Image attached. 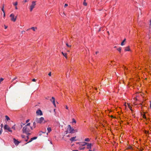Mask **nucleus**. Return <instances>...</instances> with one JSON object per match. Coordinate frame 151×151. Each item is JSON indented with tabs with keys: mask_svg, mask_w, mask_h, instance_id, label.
Instances as JSON below:
<instances>
[{
	"mask_svg": "<svg viewBox=\"0 0 151 151\" xmlns=\"http://www.w3.org/2000/svg\"><path fill=\"white\" fill-rule=\"evenodd\" d=\"M15 9H17V6H16V7H15Z\"/></svg>",
	"mask_w": 151,
	"mask_h": 151,
	"instance_id": "58",
	"label": "nucleus"
},
{
	"mask_svg": "<svg viewBox=\"0 0 151 151\" xmlns=\"http://www.w3.org/2000/svg\"><path fill=\"white\" fill-rule=\"evenodd\" d=\"M36 113L37 115L42 116L43 115L42 113L41 110L40 109H38L36 111Z\"/></svg>",
	"mask_w": 151,
	"mask_h": 151,
	"instance_id": "7",
	"label": "nucleus"
},
{
	"mask_svg": "<svg viewBox=\"0 0 151 151\" xmlns=\"http://www.w3.org/2000/svg\"><path fill=\"white\" fill-rule=\"evenodd\" d=\"M32 29L33 31H35V29H37V27H32L31 28H29V29H27V30H29V29Z\"/></svg>",
	"mask_w": 151,
	"mask_h": 151,
	"instance_id": "15",
	"label": "nucleus"
},
{
	"mask_svg": "<svg viewBox=\"0 0 151 151\" xmlns=\"http://www.w3.org/2000/svg\"><path fill=\"white\" fill-rule=\"evenodd\" d=\"M3 124H1V128H2V127H3Z\"/></svg>",
	"mask_w": 151,
	"mask_h": 151,
	"instance_id": "55",
	"label": "nucleus"
},
{
	"mask_svg": "<svg viewBox=\"0 0 151 151\" xmlns=\"http://www.w3.org/2000/svg\"><path fill=\"white\" fill-rule=\"evenodd\" d=\"M129 109L132 111V107L130 106H129Z\"/></svg>",
	"mask_w": 151,
	"mask_h": 151,
	"instance_id": "42",
	"label": "nucleus"
},
{
	"mask_svg": "<svg viewBox=\"0 0 151 151\" xmlns=\"http://www.w3.org/2000/svg\"><path fill=\"white\" fill-rule=\"evenodd\" d=\"M24 125V124H23V123H22L21 124V127H22L23 125Z\"/></svg>",
	"mask_w": 151,
	"mask_h": 151,
	"instance_id": "40",
	"label": "nucleus"
},
{
	"mask_svg": "<svg viewBox=\"0 0 151 151\" xmlns=\"http://www.w3.org/2000/svg\"><path fill=\"white\" fill-rule=\"evenodd\" d=\"M23 32H25L24 31H22V33H23Z\"/></svg>",
	"mask_w": 151,
	"mask_h": 151,
	"instance_id": "63",
	"label": "nucleus"
},
{
	"mask_svg": "<svg viewBox=\"0 0 151 151\" xmlns=\"http://www.w3.org/2000/svg\"><path fill=\"white\" fill-rule=\"evenodd\" d=\"M143 118H146V116H145V115H144L143 116Z\"/></svg>",
	"mask_w": 151,
	"mask_h": 151,
	"instance_id": "49",
	"label": "nucleus"
},
{
	"mask_svg": "<svg viewBox=\"0 0 151 151\" xmlns=\"http://www.w3.org/2000/svg\"><path fill=\"white\" fill-rule=\"evenodd\" d=\"M15 125H14L12 127V129H13L14 130H15Z\"/></svg>",
	"mask_w": 151,
	"mask_h": 151,
	"instance_id": "32",
	"label": "nucleus"
},
{
	"mask_svg": "<svg viewBox=\"0 0 151 151\" xmlns=\"http://www.w3.org/2000/svg\"><path fill=\"white\" fill-rule=\"evenodd\" d=\"M66 46H67L68 47H71V45H68V43H66Z\"/></svg>",
	"mask_w": 151,
	"mask_h": 151,
	"instance_id": "30",
	"label": "nucleus"
},
{
	"mask_svg": "<svg viewBox=\"0 0 151 151\" xmlns=\"http://www.w3.org/2000/svg\"><path fill=\"white\" fill-rule=\"evenodd\" d=\"M28 139H25V141H26V142H27L28 141Z\"/></svg>",
	"mask_w": 151,
	"mask_h": 151,
	"instance_id": "50",
	"label": "nucleus"
},
{
	"mask_svg": "<svg viewBox=\"0 0 151 151\" xmlns=\"http://www.w3.org/2000/svg\"><path fill=\"white\" fill-rule=\"evenodd\" d=\"M47 130L48 133H50L51 131V129L50 127H48L47 128Z\"/></svg>",
	"mask_w": 151,
	"mask_h": 151,
	"instance_id": "17",
	"label": "nucleus"
},
{
	"mask_svg": "<svg viewBox=\"0 0 151 151\" xmlns=\"http://www.w3.org/2000/svg\"><path fill=\"white\" fill-rule=\"evenodd\" d=\"M32 129V127H27L26 126L24 127L22 129L23 133H25L27 135H30L29 132Z\"/></svg>",
	"mask_w": 151,
	"mask_h": 151,
	"instance_id": "1",
	"label": "nucleus"
},
{
	"mask_svg": "<svg viewBox=\"0 0 151 151\" xmlns=\"http://www.w3.org/2000/svg\"><path fill=\"white\" fill-rule=\"evenodd\" d=\"M68 6V5L67 4H65V5H64V7H66L67 6Z\"/></svg>",
	"mask_w": 151,
	"mask_h": 151,
	"instance_id": "38",
	"label": "nucleus"
},
{
	"mask_svg": "<svg viewBox=\"0 0 151 151\" xmlns=\"http://www.w3.org/2000/svg\"><path fill=\"white\" fill-rule=\"evenodd\" d=\"M80 143H81L80 145L82 146H84L88 144V143L85 142H83Z\"/></svg>",
	"mask_w": 151,
	"mask_h": 151,
	"instance_id": "14",
	"label": "nucleus"
},
{
	"mask_svg": "<svg viewBox=\"0 0 151 151\" xmlns=\"http://www.w3.org/2000/svg\"><path fill=\"white\" fill-rule=\"evenodd\" d=\"M150 109H151V101H150Z\"/></svg>",
	"mask_w": 151,
	"mask_h": 151,
	"instance_id": "47",
	"label": "nucleus"
},
{
	"mask_svg": "<svg viewBox=\"0 0 151 151\" xmlns=\"http://www.w3.org/2000/svg\"><path fill=\"white\" fill-rule=\"evenodd\" d=\"M36 123H37V122L35 121V120L34 122H33V127L34 128H35L36 126Z\"/></svg>",
	"mask_w": 151,
	"mask_h": 151,
	"instance_id": "20",
	"label": "nucleus"
},
{
	"mask_svg": "<svg viewBox=\"0 0 151 151\" xmlns=\"http://www.w3.org/2000/svg\"><path fill=\"white\" fill-rule=\"evenodd\" d=\"M76 120H75V119H72V123H76Z\"/></svg>",
	"mask_w": 151,
	"mask_h": 151,
	"instance_id": "29",
	"label": "nucleus"
},
{
	"mask_svg": "<svg viewBox=\"0 0 151 151\" xmlns=\"http://www.w3.org/2000/svg\"><path fill=\"white\" fill-rule=\"evenodd\" d=\"M121 45H122V46H123V45H124V42H123V41L122 42V43H121Z\"/></svg>",
	"mask_w": 151,
	"mask_h": 151,
	"instance_id": "35",
	"label": "nucleus"
},
{
	"mask_svg": "<svg viewBox=\"0 0 151 151\" xmlns=\"http://www.w3.org/2000/svg\"><path fill=\"white\" fill-rule=\"evenodd\" d=\"M128 149H132V147L131 146H129L128 147Z\"/></svg>",
	"mask_w": 151,
	"mask_h": 151,
	"instance_id": "34",
	"label": "nucleus"
},
{
	"mask_svg": "<svg viewBox=\"0 0 151 151\" xmlns=\"http://www.w3.org/2000/svg\"><path fill=\"white\" fill-rule=\"evenodd\" d=\"M150 28H151V19H150Z\"/></svg>",
	"mask_w": 151,
	"mask_h": 151,
	"instance_id": "33",
	"label": "nucleus"
},
{
	"mask_svg": "<svg viewBox=\"0 0 151 151\" xmlns=\"http://www.w3.org/2000/svg\"><path fill=\"white\" fill-rule=\"evenodd\" d=\"M3 13H4V17H5V12Z\"/></svg>",
	"mask_w": 151,
	"mask_h": 151,
	"instance_id": "57",
	"label": "nucleus"
},
{
	"mask_svg": "<svg viewBox=\"0 0 151 151\" xmlns=\"http://www.w3.org/2000/svg\"><path fill=\"white\" fill-rule=\"evenodd\" d=\"M40 132H42V133H45V132H42V131H40Z\"/></svg>",
	"mask_w": 151,
	"mask_h": 151,
	"instance_id": "56",
	"label": "nucleus"
},
{
	"mask_svg": "<svg viewBox=\"0 0 151 151\" xmlns=\"http://www.w3.org/2000/svg\"><path fill=\"white\" fill-rule=\"evenodd\" d=\"M124 50L125 51H129L130 50L129 47V46H127L125 47Z\"/></svg>",
	"mask_w": 151,
	"mask_h": 151,
	"instance_id": "16",
	"label": "nucleus"
},
{
	"mask_svg": "<svg viewBox=\"0 0 151 151\" xmlns=\"http://www.w3.org/2000/svg\"><path fill=\"white\" fill-rule=\"evenodd\" d=\"M19 81L18 79H17V77H15V78L12 79V82H13V83L14 84H15L17 82Z\"/></svg>",
	"mask_w": 151,
	"mask_h": 151,
	"instance_id": "8",
	"label": "nucleus"
},
{
	"mask_svg": "<svg viewBox=\"0 0 151 151\" xmlns=\"http://www.w3.org/2000/svg\"><path fill=\"white\" fill-rule=\"evenodd\" d=\"M27 127H31L30 126V123H27V125L25 126Z\"/></svg>",
	"mask_w": 151,
	"mask_h": 151,
	"instance_id": "27",
	"label": "nucleus"
},
{
	"mask_svg": "<svg viewBox=\"0 0 151 151\" xmlns=\"http://www.w3.org/2000/svg\"><path fill=\"white\" fill-rule=\"evenodd\" d=\"M87 145V148L88 149H90L92 146V144L91 143H88V144L86 145Z\"/></svg>",
	"mask_w": 151,
	"mask_h": 151,
	"instance_id": "10",
	"label": "nucleus"
},
{
	"mask_svg": "<svg viewBox=\"0 0 151 151\" xmlns=\"http://www.w3.org/2000/svg\"><path fill=\"white\" fill-rule=\"evenodd\" d=\"M48 75L50 76H51V72H50L48 74Z\"/></svg>",
	"mask_w": 151,
	"mask_h": 151,
	"instance_id": "41",
	"label": "nucleus"
},
{
	"mask_svg": "<svg viewBox=\"0 0 151 151\" xmlns=\"http://www.w3.org/2000/svg\"><path fill=\"white\" fill-rule=\"evenodd\" d=\"M2 129H1L0 130V134H1L2 133Z\"/></svg>",
	"mask_w": 151,
	"mask_h": 151,
	"instance_id": "39",
	"label": "nucleus"
},
{
	"mask_svg": "<svg viewBox=\"0 0 151 151\" xmlns=\"http://www.w3.org/2000/svg\"><path fill=\"white\" fill-rule=\"evenodd\" d=\"M4 28H5V29H6L7 28V26L5 25H4Z\"/></svg>",
	"mask_w": 151,
	"mask_h": 151,
	"instance_id": "45",
	"label": "nucleus"
},
{
	"mask_svg": "<svg viewBox=\"0 0 151 151\" xmlns=\"http://www.w3.org/2000/svg\"><path fill=\"white\" fill-rule=\"evenodd\" d=\"M37 137H33L28 142L26 143V144H27L28 143L30 142H31L33 140L36 139L37 138Z\"/></svg>",
	"mask_w": 151,
	"mask_h": 151,
	"instance_id": "13",
	"label": "nucleus"
},
{
	"mask_svg": "<svg viewBox=\"0 0 151 151\" xmlns=\"http://www.w3.org/2000/svg\"><path fill=\"white\" fill-rule=\"evenodd\" d=\"M36 1H33L32 3V4L30 6V10L31 12L32 11L33 8H35V6L36 5Z\"/></svg>",
	"mask_w": 151,
	"mask_h": 151,
	"instance_id": "4",
	"label": "nucleus"
},
{
	"mask_svg": "<svg viewBox=\"0 0 151 151\" xmlns=\"http://www.w3.org/2000/svg\"><path fill=\"white\" fill-rule=\"evenodd\" d=\"M78 129H73V132H74L73 133H76L77 132H78Z\"/></svg>",
	"mask_w": 151,
	"mask_h": 151,
	"instance_id": "22",
	"label": "nucleus"
},
{
	"mask_svg": "<svg viewBox=\"0 0 151 151\" xmlns=\"http://www.w3.org/2000/svg\"><path fill=\"white\" fill-rule=\"evenodd\" d=\"M3 80V79L2 78H1L0 79V83Z\"/></svg>",
	"mask_w": 151,
	"mask_h": 151,
	"instance_id": "36",
	"label": "nucleus"
},
{
	"mask_svg": "<svg viewBox=\"0 0 151 151\" xmlns=\"http://www.w3.org/2000/svg\"><path fill=\"white\" fill-rule=\"evenodd\" d=\"M116 46H115V47H114V48H116Z\"/></svg>",
	"mask_w": 151,
	"mask_h": 151,
	"instance_id": "64",
	"label": "nucleus"
},
{
	"mask_svg": "<svg viewBox=\"0 0 151 151\" xmlns=\"http://www.w3.org/2000/svg\"><path fill=\"white\" fill-rule=\"evenodd\" d=\"M99 53V52L98 51H96V54H97V53Z\"/></svg>",
	"mask_w": 151,
	"mask_h": 151,
	"instance_id": "51",
	"label": "nucleus"
},
{
	"mask_svg": "<svg viewBox=\"0 0 151 151\" xmlns=\"http://www.w3.org/2000/svg\"><path fill=\"white\" fill-rule=\"evenodd\" d=\"M32 81H36V80L34 78V79H32Z\"/></svg>",
	"mask_w": 151,
	"mask_h": 151,
	"instance_id": "44",
	"label": "nucleus"
},
{
	"mask_svg": "<svg viewBox=\"0 0 151 151\" xmlns=\"http://www.w3.org/2000/svg\"><path fill=\"white\" fill-rule=\"evenodd\" d=\"M13 139H14V143L15 144V145H17L19 144V143L20 142H19V141H18L17 140H16L15 138H14Z\"/></svg>",
	"mask_w": 151,
	"mask_h": 151,
	"instance_id": "11",
	"label": "nucleus"
},
{
	"mask_svg": "<svg viewBox=\"0 0 151 151\" xmlns=\"http://www.w3.org/2000/svg\"><path fill=\"white\" fill-rule=\"evenodd\" d=\"M28 135L26 137V139H28L29 138V135Z\"/></svg>",
	"mask_w": 151,
	"mask_h": 151,
	"instance_id": "43",
	"label": "nucleus"
},
{
	"mask_svg": "<svg viewBox=\"0 0 151 151\" xmlns=\"http://www.w3.org/2000/svg\"><path fill=\"white\" fill-rule=\"evenodd\" d=\"M63 55L66 58H67V54L66 53H64L63 52H62Z\"/></svg>",
	"mask_w": 151,
	"mask_h": 151,
	"instance_id": "18",
	"label": "nucleus"
},
{
	"mask_svg": "<svg viewBox=\"0 0 151 151\" xmlns=\"http://www.w3.org/2000/svg\"><path fill=\"white\" fill-rule=\"evenodd\" d=\"M76 137H72L70 139V140L71 141V142H72L73 141H76Z\"/></svg>",
	"mask_w": 151,
	"mask_h": 151,
	"instance_id": "12",
	"label": "nucleus"
},
{
	"mask_svg": "<svg viewBox=\"0 0 151 151\" xmlns=\"http://www.w3.org/2000/svg\"><path fill=\"white\" fill-rule=\"evenodd\" d=\"M66 136L67 137H70V135H68L67 136Z\"/></svg>",
	"mask_w": 151,
	"mask_h": 151,
	"instance_id": "54",
	"label": "nucleus"
},
{
	"mask_svg": "<svg viewBox=\"0 0 151 151\" xmlns=\"http://www.w3.org/2000/svg\"><path fill=\"white\" fill-rule=\"evenodd\" d=\"M149 53L150 55L151 56V47H150V49Z\"/></svg>",
	"mask_w": 151,
	"mask_h": 151,
	"instance_id": "37",
	"label": "nucleus"
},
{
	"mask_svg": "<svg viewBox=\"0 0 151 151\" xmlns=\"http://www.w3.org/2000/svg\"><path fill=\"white\" fill-rule=\"evenodd\" d=\"M13 4L15 6H16L17 5V2H16L13 3Z\"/></svg>",
	"mask_w": 151,
	"mask_h": 151,
	"instance_id": "26",
	"label": "nucleus"
},
{
	"mask_svg": "<svg viewBox=\"0 0 151 151\" xmlns=\"http://www.w3.org/2000/svg\"><path fill=\"white\" fill-rule=\"evenodd\" d=\"M23 32H25L24 31H22V33H23Z\"/></svg>",
	"mask_w": 151,
	"mask_h": 151,
	"instance_id": "62",
	"label": "nucleus"
},
{
	"mask_svg": "<svg viewBox=\"0 0 151 151\" xmlns=\"http://www.w3.org/2000/svg\"><path fill=\"white\" fill-rule=\"evenodd\" d=\"M5 118H6V119L7 120V121H8L9 120H10V119L9 118V117L8 116H5Z\"/></svg>",
	"mask_w": 151,
	"mask_h": 151,
	"instance_id": "21",
	"label": "nucleus"
},
{
	"mask_svg": "<svg viewBox=\"0 0 151 151\" xmlns=\"http://www.w3.org/2000/svg\"><path fill=\"white\" fill-rule=\"evenodd\" d=\"M85 141L86 142H89L90 141V139L88 138H86L85 139Z\"/></svg>",
	"mask_w": 151,
	"mask_h": 151,
	"instance_id": "25",
	"label": "nucleus"
},
{
	"mask_svg": "<svg viewBox=\"0 0 151 151\" xmlns=\"http://www.w3.org/2000/svg\"><path fill=\"white\" fill-rule=\"evenodd\" d=\"M4 4H3L2 6V8L1 9V10L3 11V13L5 12L4 10Z\"/></svg>",
	"mask_w": 151,
	"mask_h": 151,
	"instance_id": "23",
	"label": "nucleus"
},
{
	"mask_svg": "<svg viewBox=\"0 0 151 151\" xmlns=\"http://www.w3.org/2000/svg\"><path fill=\"white\" fill-rule=\"evenodd\" d=\"M117 50L120 53L121 52L122 48L121 47H119V48H118L117 49Z\"/></svg>",
	"mask_w": 151,
	"mask_h": 151,
	"instance_id": "19",
	"label": "nucleus"
},
{
	"mask_svg": "<svg viewBox=\"0 0 151 151\" xmlns=\"http://www.w3.org/2000/svg\"><path fill=\"white\" fill-rule=\"evenodd\" d=\"M65 108L67 109H68V107L67 106H65Z\"/></svg>",
	"mask_w": 151,
	"mask_h": 151,
	"instance_id": "52",
	"label": "nucleus"
},
{
	"mask_svg": "<svg viewBox=\"0 0 151 151\" xmlns=\"http://www.w3.org/2000/svg\"><path fill=\"white\" fill-rule=\"evenodd\" d=\"M85 1H86V0H84V1L83 2V4L85 6H86L87 5V3L85 2Z\"/></svg>",
	"mask_w": 151,
	"mask_h": 151,
	"instance_id": "24",
	"label": "nucleus"
},
{
	"mask_svg": "<svg viewBox=\"0 0 151 151\" xmlns=\"http://www.w3.org/2000/svg\"><path fill=\"white\" fill-rule=\"evenodd\" d=\"M148 133V132H147L146 131L145 132V134H147Z\"/></svg>",
	"mask_w": 151,
	"mask_h": 151,
	"instance_id": "59",
	"label": "nucleus"
},
{
	"mask_svg": "<svg viewBox=\"0 0 151 151\" xmlns=\"http://www.w3.org/2000/svg\"><path fill=\"white\" fill-rule=\"evenodd\" d=\"M73 131V128L71 127L70 125H68L67 126V130L64 133L65 134L68 133L73 134L74 132Z\"/></svg>",
	"mask_w": 151,
	"mask_h": 151,
	"instance_id": "2",
	"label": "nucleus"
},
{
	"mask_svg": "<svg viewBox=\"0 0 151 151\" xmlns=\"http://www.w3.org/2000/svg\"><path fill=\"white\" fill-rule=\"evenodd\" d=\"M73 151H78L77 150H73Z\"/></svg>",
	"mask_w": 151,
	"mask_h": 151,
	"instance_id": "60",
	"label": "nucleus"
},
{
	"mask_svg": "<svg viewBox=\"0 0 151 151\" xmlns=\"http://www.w3.org/2000/svg\"><path fill=\"white\" fill-rule=\"evenodd\" d=\"M51 102H52L53 105L55 107H56V104L55 102V98L54 97H52V99L50 100Z\"/></svg>",
	"mask_w": 151,
	"mask_h": 151,
	"instance_id": "9",
	"label": "nucleus"
},
{
	"mask_svg": "<svg viewBox=\"0 0 151 151\" xmlns=\"http://www.w3.org/2000/svg\"><path fill=\"white\" fill-rule=\"evenodd\" d=\"M21 137H22V138L23 139H26V136L24 135H21Z\"/></svg>",
	"mask_w": 151,
	"mask_h": 151,
	"instance_id": "28",
	"label": "nucleus"
},
{
	"mask_svg": "<svg viewBox=\"0 0 151 151\" xmlns=\"http://www.w3.org/2000/svg\"><path fill=\"white\" fill-rule=\"evenodd\" d=\"M29 0H25L24 1L25 2H26L29 1Z\"/></svg>",
	"mask_w": 151,
	"mask_h": 151,
	"instance_id": "46",
	"label": "nucleus"
},
{
	"mask_svg": "<svg viewBox=\"0 0 151 151\" xmlns=\"http://www.w3.org/2000/svg\"><path fill=\"white\" fill-rule=\"evenodd\" d=\"M35 120L37 123L41 124L43 122H44V118L42 117H41L40 118H36Z\"/></svg>",
	"mask_w": 151,
	"mask_h": 151,
	"instance_id": "3",
	"label": "nucleus"
},
{
	"mask_svg": "<svg viewBox=\"0 0 151 151\" xmlns=\"http://www.w3.org/2000/svg\"><path fill=\"white\" fill-rule=\"evenodd\" d=\"M85 148V147H79L80 149L81 150H84Z\"/></svg>",
	"mask_w": 151,
	"mask_h": 151,
	"instance_id": "31",
	"label": "nucleus"
},
{
	"mask_svg": "<svg viewBox=\"0 0 151 151\" xmlns=\"http://www.w3.org/2000/svg\"><path fill=\"white\" fill-rule=\"evenodd\" d=\"M4 128L5 129L7 130L9 132H12V131L11 129V128L7 125H5L4 127Z\"/></svg>",
	"mask_w": 151,
	"mask_h": 151,
	"instance_id": "6",
	"label": "nucleus"
},
{
	"mask_svg": "<svg viewBox=\"0 0 151 151\" xmlns=\"http://www.w3.org/2000/svg\"><path fill=\"white\" fill-rule=\"evenodd\" d=\"M125 40H126V39H124L122 41L124 42L125 41Z\"/></svg>",
	"mask_w": 151,
	"mask_h": 151,
	"instance_id": "53",
	"label": "nucleus"
},
{
	"mask_svg": "<svg viewBox=\"0 0 151 151\" xmlns=\"http://www.w3.org/2000/svg\"><path fill=\"white\" fill-rule=\"evenodd\" d=\"M107 32L108 33V34L109 35V31H107Z\"/></svg>",
	"mask_w": 151,
	"mask_h": 151,
	"instance_id": "61",
	"label": "nucleus"
},
{
	"mask_svg": "<svg viewBox=\"0 0 151 151\" xmlns=\"http://www.w3.org/2000/svg\"><path fill=\"white\" fill-rule=\"evenodd\" d=\"M29 119H27L26 120V123H27L28 122H29Z\"/></svg>",
	"mask_w": 151,
	"mask_h": 151,
	"instance_id": "48",
	"label": "nucleus"
},
{
	"mask_svg": "<svg viewBox=\"0 0 151 151\" xmlns=\"http://www.w3.org/2000/svg\"><path fill=\"white\" fill-rule=\"evenodd\" d=\"M10 17H11V20L14 22H15L17 19V17H15L14 15L13 14H11L10 15Z\"/></svg>",
	"mask_w": 151,
	"mask_h": 151,
	"instance_id": "5",
	"label": "nucleus"
}]
</instances>
